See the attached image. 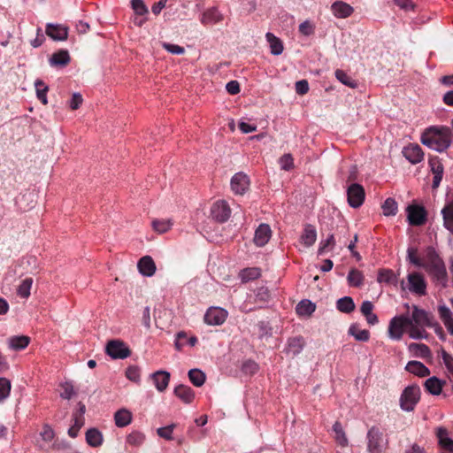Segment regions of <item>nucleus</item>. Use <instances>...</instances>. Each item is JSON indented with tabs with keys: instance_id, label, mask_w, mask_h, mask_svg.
<instances>
[{
	"instance_id": "1",
	"label": "nucleus",
	"mask_w": 453,
	"mask_h": 453,
	"mask_svg": "<svg viewBox=\"0 0 453 453\" xmlns=\"http://www.w3.org/2000/svg\"><path fill=\"white\" fill-rule=\"evenodd\" d=\"M435 286L442 288L448 285V273L445 264L433 247H427L425 252V263L422 266Z\"/></svg>"
},
{
	"instance_id": "2",
	"label": "nucleus",
	"mask_w": 453,
	"mask_h": 453,
	"mask_svg": "<svg viewBox=\"0 0 453 453\" xmlns=\"http://www.w3.org/2000/svg\"><path fill=\"white\" fill-rule=\"evenodd\" d=\"M452 130L448 127H431L426 129L422 136L421 142L436 151H445L451 144Z\"/></svg>"
},
{
	"instance_id": "3",
	"label": "nucleus",
	"mask_w": 453,
	"mask_h": 453,
	"mask_svg": "<svg viewBox=\"0 0 453 453\" xmlns=\"http://www.w3.org/2000/svg\"><path fill=\"white\" fill-rule=\"evenodd\" d=\"M420 399V388L411 385L404 388L400 396V407L405 411H412Z\"/></svg>"
},
{
	"instance_id": "4",
	"label": "nucleus",
	"mask_w": 453,
	"mask_h": 453,
	"mask_svg": "<svg viewBox=\"0 0 453 453\" xmlns=\"http://www.w3.org/2000/svg\"><path fill=\"white\" fill-rule=\"evenodd\" d=\"M412 319L404 315L395 316L389 321L388 334V336L393 339L399 341L402 339L405 329L408 328L409 325H411Z\"/></svg>"
},
{
	"instance_id": "5",
	"label": "nucleus",
	"mask_w": 453,
	"mask_h": 453,
	"mask_svg": "<svg viewBox=\"0 0 453 453\" xmlns=\"http://www.w3.org/2000/svg\"><path fill=\"white\" fill-rule=\"evenodd\" d=\"M367 450L369 453H382L388 441L384 439L382 432L376 426H372L367 433Z\"/></svg>"
},
{
	"instance_id": "6",
	"label": "nucleus",
	"mask_w": 453,
	"mask_h": 453,
	"mask_svg": "<svg viewBox=\"0 0 453 453\" xmlns=\"http://www.w3.org/2000/svg\"><path fill=\"white\" fill-rule=\"evenodd\" d=\"M106 353L113 359H125L131 355V350L123 341L111 340L106 345Z\"/></svg>"
},
{
	"instance_id": "7",
	"label": "nucleus",
	"mask_w": 453,
	"mask_h": 453,
	"mask_svg": "<svg viewBox=\"0 0 453 453\" xmlns=\"http://www.w3.org/2000/svg\"><path fill=\"white\" fill-rule=\"evenodd\" d=\"M406 211L411 226H422L426 222L427 213L423 206L411 204L407 207Z\"/></svg>"
},
{
	"instance_id": "8",
	"label": "nucleus",
	"mask_w": 453,
	"mask_h": 453,
	"mask_svg": "<svg viewBox=\"0 0 453 453\" xmlns=\"http://www.w3.org/2000/svg\"><path fill=\"white\" fill-rule=\"evenodd\" d=\"M231 214V209L225 200H218L211 207L212 219L219 223L226 222Z\"/></svg>"
},
{
	"instance_id": "9",
	"label": "nucleus",
	"mask_w": 453,
	"mask_h": 453,
	"mask_svg": "<svg viewBox=\"0 0 453 453\" xmlns=\"http://www.w3.org/2000/svg\"><path fill=\"white\" fill-rule=\"evenodd\" d=\"M348 203L353 208L361 206L365 200V189L357 183L351 184L347 190Z\"/></svg>"
},
{
	"instance_id": "10",
	"label": "nucleus",
	"mask_w": 453,
	"mask_h": 453,
	"mask_svg": "<svg viewBox=\"0 0 453 453\" xmlns=\"http://www.w3.org/2000/svg\"><path fill=\"white\" fill-rule=\"evenodd\" d=\"M410 319H412V324L420 326L421 327L434 326L433 316L425 310L419 309L418 306H413L411 318Z\"/></svg>"
},
{
	"instance_id": "11",
	"label": "nucleus",
	"mask_w": 453,
	"mask_h": 453,
	"mask_svg": "<svg viewBox=\"0 0 453 453\" xmlns=\"http://www.w3.org/2000/svg\"><path fill=\"white\" fill-rule=\"evenodd\" d=\"M227 317V312L221 308L212 307L207 310L204 315V322L211 326L222 325Z\"/></svg>"
},
{
	"instance_id": "12",
	"label": "nucleus",
	"mask_w": 453,
	"mask_h": 453,
	"mask_svg": "<svg viewBox=\"0 0 453 453\" xmlns=\"http://www.w3.org/2000/svg\"><path fill=\"white\" fill-rule=\"evenodd\" d=\"M231 189L235 195H243L250 187V179L243 173H235L231 179Z\"/></svg>"
},
{
	"instance_id": "13",
	"label": "nucleus",
	"mask_w": 453,
	"mask_h": 453,
	"mask_svg": "<svg viewBox=\"0 0 453 453\" xmlns=\"http://www.w3.org/2000/svg\"><path fill=\"white\" fill-rule=\"evenodd\" d=\"M409 289L419 296L426 294V284L422 274L412 273L408 275Z\"/></svg>"
},
{
	"instance_id": "14",
	"label": "nucleus",
	"mask_w": 453,
	"mask_h": 453,
	"mask_svg": "<svg viewBox=\"0 0 453 453\" xmlns=\"http://www.w3.org/2000/svg\"><path fill=\"white\" fill-rule=\"evenodd\" d=\"M45 33L54 41H64L67 39L68 28L63 25L48 23Z\"/></svg>"
},
{
	"instance_id": "15",
	"label": "nucleus",
	"mask_w": 453,
	"mask_h": 453,
	"mask_svg": "<svg viewBox=\"0 0 453 453\" xmlns=\"http://www.w3.org/2000/svg\"><path fill=\"white\" fill-rule=\"evenodd\" d=\"M428 164H429L431 172L434 174L432 188L434 189H436L440 186V183H441L442 176H443V165L441 163L438 157H430Z\"/></svg>"
},
{
	"instance_id": "16",
	"label": "nucleus",
	"mask_w": 453,
	"mask_h": 453,
	"mask_svg": "<svg viewBox=\"0 0 453 453\" xmlns=\"http://www.w3.org/2000/svg\"><path fill=\"white\" fill-rule=\"evenodd\" d=\"M333 14L338 19H345L352 15L354 9L349 4L336 1L331 5Z\"/></svg>"
},
{
	"instance_id": "17",
	"label": "nucleus",
	"mask_w": 453,
	"mask_h": 453,
	"mask_svg": "<svg viewBox=\"0 0 453 453\" xmlns=\"http://www.w3.org/2000/svg\"><path fill=\"white\" fill-rule=\"evenodd\" d=\"M405 158L411 164H418L422 161L424 153L418 144H411L403 150Z\"/></svg>"
},
{
	"instance_id": "18",
	"label": "nucleus",
	"mask_w": 453,
	"mask_h": 453,
	"mask_svg": "<svg viewBox=\"0 0 453 453\" xmlns=\"http://www.w3.org/2000/svg\"><path fill=\"white\" fill-rule=\"evenodd\" d=\"M271 235L272 231L269 225L261 224L255 232L254 242L256 245L263 247L269 242Z\"/></svg>"
},
{
	"instance_id": "19",
	"label": "nucleus",
	"mask_w": 453,
	"mask_h": 453,
	"mask_svg": "<svg viewBox=\"0 0 453 453\" xmlns=\"http://www.w3.org/2000/svg\"><path fill=\"white\" fill-rule=\"evenodd\" d=\"M438 314L449 334L453 335V313L445 304L438 306Z\"/></svg>"
},
{
	"instance_id": "20",
	"label": "nucleus",
	"mask_w": 453,
	"mask_h": 453,
	"mask_svg": "<svg viewBox=\"0 0 453 453\" xmlns=\"http://www.w3.org/2000/svg\"><path fill=\"white\" fill-rule=\"evenodd\" d=\"M151 379L159 392L165 391L170 381V373L165 371H157L151 374Z\"/></svg>"
},
{
	"instance_id": "21",
	"label": "nucleus",
	"mask_w": 453,
	"mask_h": 453,
	"mask_svg": "<svg viewBox=\"0 0 453 453\" xmlns=\"http://www.w3.org/2000/svg\"><path fill=\"white\" fill-rule=\"evenodd\" d=\"M139 272L144 276H152L156 272V265L150 256L142 257L138 262Z\"/></svg>"
},
{
	"instance_id": "22",
	"label": "nucleus",
	"mask_w": 453,
	"mask_h": 453,
	"mask_svg": "<svg viewBox=\"0 0 453 453\" xmlns=\"http://www.w3.org/2000/svg\"><path fill=\"white\" fill-rule=\"evenodd\" d=\"M405 370L418 377H426L430 374V370L419 361H409Z\"/></svg>"
},
{
	"instance_id": "23",
	"label": "nucleus",
	"mask_w": 453,
	"mask_h": 453,
	"mask_svg": "<svg viewBox=\"0 0 453 453\" xmlns=\"http://www.w3.org/2000/svg\"><path fill=\"white\" fill-rule=\"evenodd\" d=\"M174 395L185 403H190L195 398L194 390L186 385L180 384L174 388Z\"/></svg>"
},
{
	"instance_id": "24",
	"label": "nucleus",
	"mask_w": 453,
	"mask_h": 453,
	"mask_svg": "<svg viewBox=\"0 0 453 453\" xmlns=\"http://www.w3.org/2000/svg\"><path fill=\"white\" fill-rule=\"evenodd\" d=\"M436 436L439 444L446 450L453 453V440L449 437L448 430L444 427H439L436 431Z\"/></svg>"
},
{
	"instance_id": "25",
	"label": "nucleus",
	"mask_w": 453,
	"mask_h": 453,
	"mask_svg": "<svg viewBox=\"0 0 453 453\" xmlns=\"http://www.w3.org/2000/svg\"><path fill=\"white\" fill-rule=\"evenodd\" d=\"M223 19V16L217 8H211L204 12L201 18V22L203 25L216 24Z\"/></svg>"
},
{
	"instance_id": "26",
	"label": "nucleus",
	"mask_w": 453,
	"mask_h": 453,
	"mask_svg": "<svg viewBox=\"0 0 453 453\" xmlns=\"http://www.w3.org/2000/svg\"><path fill=\"white\" fill-rule=\"evenodd\" d=\"M444 382L439 380L437 377L434 376L427 379L424 387L426 390L434 395H438L441 394Z\"/></svg>"
},
{
	"instance_id": "27",
	"label": "nucleus",
	"mask_w": 453,
	"mask_h": 453,
	"mask_svg": "<svg viewBox=\"0 0 453 453\" xmlns=\"http://www.w3.org/2000/svg\"><path fill=\"white\" fill-rule=\"evenodd\" d=\"M316 239L317 232L315 227L311 225H306L301 235V242L306 247H311L315 243Z\"/></svg>"
},
{
	"instance_id": "28",
	"label": "nucleus",
	"mask_w": 453,
	"mask_h": 453,
	"mask_svg": "<svg viewBox=\"0 0 453 453\" xmlns=\"http://www.w3.org/2000/svg\"><path fill=\"white\" fill-rule=\"evenodd\" d=\"M71 60L67 50H60L55 52L50 58V65L55 66H65Z\"/></svg>"
},
{
	"instance_id": "29",
	"label": "nucleus",
	"mask_w": 453,
	"mask_h": 453,
	"mask_svg": "<svg viewBox=\"0 0 453 453\" xmlns=\"http://www.w3.org/2000/svg\"><path fill=\"white\" fill-rule=\"evenodd\" d=\"M103 434L96 428H90L86 432L87 443L94 448L99 447L103 444Z\"/></svg>"
},
{
	"instance_id": "30",
	"label": "nucleus",
	"mask_w": 453,
	"mask_h": 453,
	"mask_svg": "<svg viewBox=\"0 0 453 453\" xmlns=\"http://www.w3.org/2000/svg\"><path fill=\"white\" fill-rule=\"evenodd\" d=\"M115 424L119 427H125L132 421V413L127 409L119 410L114 415Z\"/></svg>"
},
{
	"instance_id": "31",
	"label": "nucleus",
	"mask_w": 453,
	"mask_h": 453,
	"mask_svg": "<svg viewBox=\"0 0 453 453\" xmlns=\"http://www.w3.org/2000/svg\"><path fill=\"white\" fill-rule=\"evenodd\" d=\"M9 347L14 350H21L27 347L30 338L26 335L12 336L8 340Z\"/></svg>"
},
{
	"instance_id": "32",
	"label": "nucleus",
	"mask_w": 453,
	"mask_h": 453,
	"mask_svg": "<svg viewBox=\"0 0 453 453\" xmlns=\"http://www.w3.org/2000/svg\"><path fill=\"white\" fill-rule=\"evenodd\" d=\"M409 350L418 357L426 358L431 356L429 347L424 343H411Z\"/></svg>"
},
{
	"instance_id": "33",
	"label": "nucleus",
	"mask_w": 453,
	"mask_h": 453,
	"mask_svg": "<svg viewBox=\"0 0 453 453\" xmlns=\"http://www.w3.org/2000/svg\"><path fill=\"white\" fill-rule=\"evenodd\" d=\"M336 308L341 312L348 314V313L352 312L355 310L356 305L351 297L344 296V297H342L337 300Z\"/></svg>"
},
{
	"instance_id": "34",
	"label": "nucleus",
	"mask_w": 453,
	"mask_h": 453,
	"mask_svg": "<svg viewBox=\"0 0 453 453\" xmlns=\"http://www.w3.org/2000/svg\"><path fill=\"white\" fill-rule=\"evenodd\" d=\"M265 37L270 44L271 53L273 55L281 54L284 49L282 42L272 33H267Z\"/></svg>"
},
{
	"instance_id": "35",
	"label": "nucleus",
	"mask_w": 453,
	"mask_h": 453,
	"mask_svg": "<svg viewBox=\"0 0 453 453\" xmlns=\"http://www.w3.org/2000/svg\"><path fill=\"white\" fill-rule=\"evenodd\" d=\"M441 214L444 226L453 234V202L441 210Z\"/></svg>"
},
{
	"instance_id": "36",
	"label": "nucleus",
	"mask_w": 453,
	"mask_h": 453,
	"mask_svg": "<svg viewBox=\"0 0 453 453\" xmlns=\"http://www.w3.org/2000/svg\"><path fill=\"white\" fill-rule=\"evenodd\" d=\"M334 438L335 441L342 447L348 445V438L342 429L340 422L336 421L333 426Z\"/></svg>"
},
{
	"instance_id": "37",
	"label": "nucleus",
	"mask_w": 453,
	"mask_h": 453,
	"mask_svg": "<svg viewBox=\"0 0 453 453\" xmlns=\"http://www.w3.org/2000/svg\"><path fill=\"white\" fill-rule=\"evenodd\" d=\"M349 334L355 337L357 341L367 342L370 338V333L366 329H360L358 326L352 325L349 328Z\"/></svg>"
},
{
	"instance_id": "38",
	"label": "nucleus",
	"mask_w": 453,
	"mask_h": 453,
	"mask_svg": "<svg viewBox=\"0 0 453 453\" xmlns=\"http://www.w3.org/2000/svg\"><path fill=\"white\" fill-rule=\"evenodd\" d=\"M378 281L388 284H396L397 279L394 272L390 269H381L378 273Z\"/></svg>"
},
{
	"instance_id": "39",
	"label": "nucleus",
	"mask_w": 453,
	"mask_h": 453,
	"mask_svg": "<svg viewBox=\"0 0 453 453\" xmlns=\"http://www.w3.org/2000/svg\"><path fill=\"white\" fill-rule=\"evenodd\" d=\"M261 275V272L259 268L251 267L246 268L241 271L240 277L242 282H248L250 280H253L257 279Z\"/></svg>"
},
{
	"instance_id": "40",
	"label": "nucleus",
	"mask_w": 453,
	"mask_h": 453,
	"mask_svg": "<svg viewBox=\"0 0 453 453\" xmlns=\"http://www.w3.org/2000/svg\"><path fill=\"white\" fill-rule=\"evenodd\" d=\"M316 305L309 300L301 301L296 306V312L299 315H311L315 311Z\"/></svg>"
},
{
	"instance_id": "41",
	"label": "nucleus",
	"mask_w": 453,
	"mask_h": 453,
	"mask_svg": "<svg viewBox=\"0 0 453 453\" xmlns=\"http://www.w3.org/2000/svg\"><path fill=\"white\" fill-rule=\"evenodd\" d=\"M304 346V340L301 336L290 338L288 340V350L293 355L299 354Z\"/></svg>"
},
{
	"instance_id": "42",
	"label": "nucleus",
	"mask_w": 453,
	"mask_h": 453,
	"mask_svg": "<svg viewBox=\"0 0 453 453\" xmlns=\"http://www.w3.org/2000/svg\"><path fill=\"white\" fill-rule=\"evenodd\" d=\"M347 280L350 286L360 287L364 281V275L357 269H351L348 274Z\"/></svg>"
},
{
	"instance_id": "43",
	"label": "nucleus",
	"mask_w": 453,
	"mask_h": 453,
	"mask_svg": "<svg viewBox=\"0 0 453 453\" xmlns=\"http://www.w3.org/2000/svg\"><path fill=\"white\" fill-rule=\"evenodd\" d=\"M33 285V279L27 277L24 279L18 287V295L22 298H27L30 296V290Z\"/></svg>"
},
{
	"instance_id": "44",
	"label": "nucleus",
	"mask_w": 453,
	"mask_h": 453,
	"mask_svg": "<svg viewBox=\"0 0 453 453\" xmlns=\"http://www.w3.org/2000/svg\"><path fill=\"white\" fill-rule=\"evenodd\" d=\"M336 79L342 82V84L355 88L357 86V83L355 80H353L349 75H348L343 70L337 69L334 73Z\"/></svg>"
},
{
	"instance_id": "45",
	"label": "nucleus",
	"mask_w": 453,
	"mask_h": 453,
	"mask_svg": "<svg viewBox=\"0 0 453 453\" xmlns=\"http://www.w3.org/2000/svg\"><path fill=\"white\" fill-rule=\"evenodd\" d=\"M188 378L196 387H201L205 381V374L198 369L189 370Z\"/></svg>"
},
{
	"instance_id": "46",
	"label": "nucleus",
	"mask_w": 453,
	"mask_h": 453,
	"mask_svg": "<svg viewBox=\"0 0 453 453\" xmlns=\"http://www.w3.org/2000/svg\"><path fill=\"white\" fill-rule=\"evenodd\" d=\"M382 210L385 216H395L398 211L397 203L391 197L387 198L382 204Z\"/></svg>"
},
{
	"instance_id": "47",
	"label": "nucleus",
	"mask_w": 453,
	"mask_h": 453,
	"mask_svg": "<svg viewBox=\"0 0 453 453\" xmlns=\"http://www.w3.org/2000/svg\"><path fill=\"white\" fill-rule=\"evenodd\" d=\"M35 86L36 88V96L37 98L43 104H47V91L49 89L48 86L41 80H36L35 82Z\"/></svg>"
},
{
	"instance_id": "48",
	"label": "nucleus",
	"mask_w": 453,
	"mask_h": 453,
	"mask_svg": "<svg viewBox=\"0 0 453 453\" xmlns=\"http://www.w3.org/2000/svg\"><path fill=\"white\" fill-rule=\"evenodd\" d=\"M74 424L69 428L68 434L72 438H75L81 426L84 424V418L78 417V414H73Z\"/></svg>"
},
{
	"instance_id": "49",
	"label": "nucleus",
	"mask_w": 453,
	"mask_h": 453,
	"mask_svg": "<svg viewBox=\"0 0 453 453\" xmlns=\"http://www.w3.org/2000/svg\"><path fill=\"white\" fill-rule=\"evenodd\" d=\"M145 436L140 432H132L127 437V442L132 446H140L143 443Z\"/></svg>"
},
{
	"instance_id": "50",
	"label": "nucleus",
	"mask_w": 453,
	"mask_h": 453,
	"mask_svg": "<svg viewBox=\"0 0 453 453\" xmlns=\"http://www.w3.org/2000/svg\"><path fill=\"white\" fill-rule=\"evenodd\" d=\"M131 6L138 16H144L149 13L148 7L145 5L143 0H132Z\"/></svg>"
},
{
	"instance_id": "51",
	"label": "nucleus",
	"mask_w": 453,
	"mask_h": 453,
	"mask_svg": "<svg viewBox=\"0 0 453 453\" xmlns=\"http://www.w3.org/2000/svg\"><path fill=\"white\" fill-rule=\"evenodd\" d=\"M172 223L168 219H154L152 221V226L155 231L158 233H165L170 229Z\"/></svg>"
},
{
	"instance_id": "52",
	"label": "nucleus",
	"mask_w": 453,
	"mask_h": 453,
	"mask_svg": "<svg viewBox=\"0 0 453 453\" xmlns=\"http://www.w3.org/2000/svg\"><path fill=\"white\" fill-rule=\"evenodd\" d=\"M11 381L6 378H0V402L6 399L11 391Z\"/></svg>"
},
{
	"instance_id": "53",
	"label": "nucleus",
	"mask_w": 453,
	"mask_h": 453,
	"mask_svg": "<svg viewBox=\"0 0 453 453\" xmlns=\"http://www.w3.org/2000/svg\"><path fill=\"white\" fill-rule=\"evenodd\" d=\"M408 258L411 264L418 267H422L425 263V257L423 258H420L418 256V250L415 248L408 249Z\"/></svg>"
},
{
	"instance_id": "54",
	"label": "nucleus",
	"mask_w": 453,
	"mask_h": 453,
	"mask_svg": "<svg viewBox=\"0 0 453 453\" xmlns=\"http://www.w3.org/2000/svg\"><path fill=\"white\" fill-rule=\"evenodd\" d=\"M175 426H176L175 424H172V425H169L165 427H160L157 429V433L160 437H162L165 440L171 441V440H173L172 434H173Z\"/></svg>"
},
{
	"instance_id": "55",
	"label": "nucleus",
	"mask_w": 453,
	"mask_h": 453,
	"mask_svg": "<svg viewBox=\"0 0 453 453\" xmlns=\"http://www.w3.org/2000/svg\"><path fill=\"white\" fill-rule=\"evenodd\" d=\"M242 370L244 373L252 375L258 370V365L255 361L246 360L242 366Z\"/></svg>"
},
{
	"instance_id": "56",
	"label": "nucleus",
	"mask_w": 453,
	"mask_h": 453,
	"mask_svg": "<svg viewBox=\"0 0 453 453\" xmlns=\"http://www.w3.org/2000/svg\"><path fill=\"white\" fill-rule=\"evenodd\" d=\"M420 326H417L415 324L409 325V335L413 339H422L424 334L426 333L424 329H420Z\"/></svg>"
},
{
	"instance_id": "57",
	"label": "nucleus",
	"mask_w": 453,
	"mask_h": 453,
	"mask_svg": "<svg viewBox=\"0 0 453 453\" xmlns=\"http://www.w3.org/2000/svg\"><path fill=\"white\" fill-rule=\"evenodd\" d=\"M126 376L129 380L138 382L140 380V369L134 365L129 366L126 371Z\"/></svg>"
},
{
	"instance_id": "58",
	"label": "nucleus",
	"mask_w": 453,
	"mask_h": 453,
	"mask_svg": "<svg viewBox=\"0 0 453 453\" xmlns=\"http://www.w3.org/2000/svg\"><path fill=\"white\" fill-rule=\"evenodd\" d=\"M334 246V234H330L326 241L320 242V246L318 250L319 255H323L328 248L332 249Z\"/></svg>"
},
{
	"instance_id": "59",
	"label": "nucleus",
	"mask_w": 453,
	"mask_h": 453,
	"mask_svg": "<svg viewBox=\"0 0 453 453\" xmlns=\"http://www.w3.org/2000/svg\"><path fill=\"white\" fill-rule=\"evenodd\" d=\"M163 48L168 52L175 55H181L185 52V49L183 47L169 42H164Z\"/></svg>"
},
{
	"instance_id": "60",
	"label": "nucleus",
	"mask_w": 453,
	"mask_h": 453,
	"mask_svg": "<svg viewBox=\"0 0 453 453\" xmlns=\"http://www.w3.org/2000/svg\"><path fill=\"white\" fill-rule=\"evenodd\" d=\"M40 436L44 441L50 442L54 438V431L49 425H44L42 432L40 433Z\"/></svg>"
},
{
	"instance_id": "61",
	"label": "nucleus",
	"mask_w": 453,
	"mask_h": 453,
	"mask_svg": "<svg viewBox=\"0 0 453 453\" xmlns=\"http://www.w3.org/2000/svg\"><path fill=\"white\" fill-rule=\"evenodd\" d=\"M188 336L185 332H179L175 338V348L180 350L186 344H188Z\"/></svg>"
},
{
	"instance_id": "62",
	"label": "nucleus",
	"mask_w": 453,
	"mask_h": 453,
	"mask_svg": "<svg viewBox=\"0 0 453 453\" xmlns=\"http://www.w3.org/2000/svg\"><path fill=\"white\" fill-rule=\"evenodd\" d=\"M296 92L298 95L303 96L309 91V83L306 80H301L296 82Z\"/></svg>"
},
{
	"instance_id": "63",
	"label": "nucleus",
	"mask_w": 453,
	"mask_h": 453,
	"mask_svg": "<svg viewBox=\"0 0 453 453\" xmlns=\"http://www.w3.org/2000/svg\"><path fill=\"white\" fill-rule=\"evenodd\" d=\"M281 168L284 170H290L293 167V157L290 154L283 155L280 159Z\"/></svg>"
},
{
	"instance_id": "64",
	"label": "nucleus",
	"mask_w": 453,
	"mask_h": 453,
	"mask_svg": "<svg viewBox=\"0 0 453 453\" xmlns=\"http://www.w3.org/2000/svg\"><path fill=\"white\" fill-rule=\"evenodd\" d=\"M441 358L449 372H453V357L445 350H441Z\"/></svg>"
}]
</instances>
